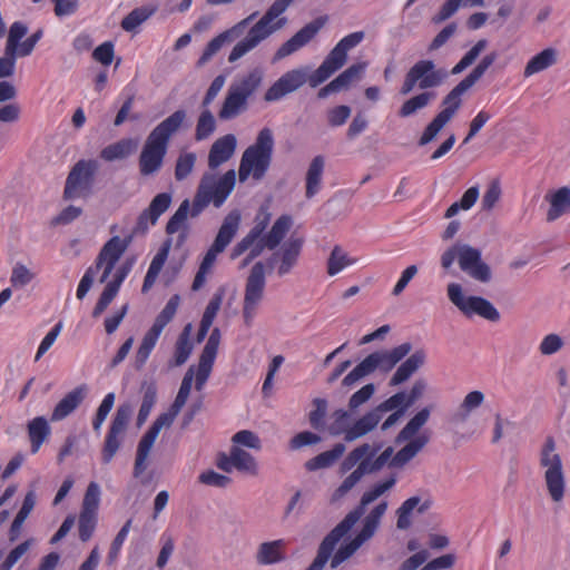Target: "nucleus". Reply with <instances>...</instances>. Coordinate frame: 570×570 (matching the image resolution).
I'll use <instances>...</instances> for the list:
<instances>
[{
  "label": "nucleus",
  "instance_id": "nucleus-25",
  "mask_svg": "<svg viewBox=\"0 0 570 570\" xmlns=\"http://www.w3.org/2000/svg\"><path fill=\"white\" fill-rule=\"evenodd\" d=\"M88 386L81 384L68 392L55 406L51 413V421L59 422L70 415L86 399Z\"/></svg>",
  "mask_w": 570,
  "mask_h": 570
},
{
  "label": "nucleus",
  "instance_id": "nucleus-14",
  "mask_svg": "<svg viewBox=\"0 0 570 570\" xmlns=\"http://www.w3.org/2000/svg\"><path fill=\"white\" fill-rule=\"evenodd\" d=\"M179 414V412L174 411L173 407H169V410L165 413H161L153 423V425L148 429V431L144 434V436L140 439L137 452H136V459L134 464V476L138 478L147 469V460L149 456V453L154 446V443L164 428H170V425L174 423L176 416Z\"/></svg>",
  "mask_w": 570,
  "mask_h": 570
},
{
  "label": "nucleus",
  "instance_id": "nucleus-41",
  "mask_svg": "<svg viewBox=\"0 0 570 570\" xmlns=\"http://www.w3.org/2000/svg\"><path fill=\"white\" fill-rule=\"evenodd\" d=\"M436 95L433 91H421L417 95L412 96L405 100L400 107L397 114L401 118H407L420 110L426 108L434 99Z\"/></svg>",
  "mask_w": 570,
  "mask_h": 570
},
{
  "label": "nucleus",
  "instance_id": "nucleus-62",
  "mask_svg": "<svg viewBox=\"0 0 570 570\" xmlns=\"http://www.w3.org/2000/svg\"><path fill=\"white\" fill-rule=\"evenodd\" d=\"M180 298L178 295H174L169 298V301L166 303L163 311L158 314L156 317L153 327L163 332L165 326L174 318L178 305H179Z\"/></svg>",
  "mask_w": 570,
  "mask_h": 570
},
{
  "label": "nucleus",
  "instance_id": "nucleus-42",
  "mask_svg": "<svg viewBox=\"0 0 570 570\" xmlns=\"http://www.w3.org/2000/svg\"><path fill=\"white\" fill-rule=\"evenodd\" d=\"M550 208L547 214V219L553 222L563 214L570 212V188L561 187L553 193L549 199Z\"/></svg>",
  "mask_w": 570,
  "mask_h": 570
},
{
  "label": "nucleus",
  "instance_id": "nucleus-60",
  "mask_svg": "<svg viewBox=\"0 0 570 570\" xmlns=\"http://www.w3.org/2000/svg\"><path fill=\"white\" fill-rule=\"evenodd\" d=\"M190 328V324L186 325L183 333L179 335L177 340L174 355L176 366L183 365L188 360L191 353L193 346L189 341Z\"/></svg>",
  "mask_w": 570,
  "mask_h": 570
},
{
  "label": "nucleus",
  "instance_id": "nucleus-48",
  "mask_svg": "<svg viewBox=\"0 0 570 570\" xmlns=\"http://www.w3.org/2000/svg\"><path fill=\"white\" fill-rule=\"evenodd\" d=\"M345 449L346 448L343 443H337L334 445L332 450L322 452L315 458L308 460L305 463V466L309 471L328 468L343 455Z\"/></svg>",
  "mask_w": 570,
  "mask_h": 570
},
{
  "label": "nucleus",
  "instance_id": "nucleus-22",
  "mask_svg": "<svg viewBox=\"0 0 570 570\" xmlns=\"http://www.w3.org/2000/svg\"><path fill=\"white\" fill-rule=\"evenodd\" d=\"M347 60V53L340 47L335 46L321 66L311 73L309 86L316 88L326 81L332 75L341 69Z\"/></svg>",
  "mask_w": 570,
  "mask_h": 570
},
{
  "label": "nucleus",
  "instance_id": "nucleus-21",
  "mask_svg": "<svg viewBox=\"0 0 570 570\" xmlns=\"http://www.w3.org/2000/svg\"><path fill=\"white\" fill-rule=\"evenodd\" d=\"M170 204L171 195L169 193L156 195L149 206L138 216L132 234H145L151 226L156 225L158 218L169 208Z\"/></svg>",
  "mask_w": 570,
  "mask_h": 570
},
{
  "label": "nucleus",
  "instance_id": "nucleus-3",
  "mask_svg": "<svg viewBox=\"0 0 570 570\" xmlns=\"http://www.w3.org/2000/svg\"><path fill=\"white\" fill-rule=\"evenodd\" d=\"M295 0H275L262 18L252 26L245 38L238 41L232 49L228 61L236 62L246 53L255 49L287 23L285 17H281Z\"/></svg>",
  "mask_w": 570,
  "mask_h": 570
},
{
  "label": "nucleus",
  "instance_id": "nucleus-32",
  "mask_svg": "<svg viewBox=\"0 0 570 570\" xmlns=\"http://www.w3.org/2000/svg\"><path fill=\"white\" fill-rule=\"evenodd\" d=\"M558 50L554 48H546L534 55L525 65L523 76L529 78L535 73L542 72L558 62Z\"/></svg>",
  "mask_w": 570,
  "mask_h": 570
},
{
  "label": "nucleus",
  "instance_id": "nucleus-23",
  "mask_svg": "<svg viewBox=\"0 0 570 570\" xmlns=\"http://www.w3.org/2000/svg\"><path fill=\"white\" fill-rule=\"evenodd\" d=\"M347 60V53L340 47L335 46L321 66L311 73L309 86L316 88L326 81L332 75L341 69Z\"/></svg>",
  "mask_w": 570,
  "mask_h": 570
},
{
  "label": "nucleus",
  "instance_id": "nucleus-4",
  "mask_svg": "<svg viewBox=\"0 0 570 570\" xmlns=\"http://www.w3.org/2000/svg\"><path fill=\"white\" fill-rule=\"evenodd\" d=\"M235 183L234 169L227 170L219 177L213 173H205L193 200L191 217H197L209 204L219 208L233 191Z\"/></svg>",
  "mask_w": 570,
  "mask_h": 570
},
{
  "label": "nucleus",
  "instance_id": "nucleus-20",
  "mask_svg": "<svg viewBox=\"0 0 570 570\" xmlns=\"http://www.w3.org/2000/svg\"><path fill=\"white\" fill-rule=\"evenodd\" d=\"M304 240L299 237H291L283 244L279 250L275 252L267 261V265L273 268L277 262L278 276L288 274L296 265Z\"/></svg>",
  "mask_w": 570,
  "mask_h": 570
},
{
  "label": "nucleus",
  "instance_id": "nucleus-52",
  "mask_svg": "<svg viewBox=\"0 0 570 570\" xmlns=\"http://www.w3.org/2000/svg\"><path fill=\"white\" fill-rule=\"evenodd\" d=\"M142 402L137 415V426L140 428L148 419L157 401V387L155 383H145L142 385Z\"/></svg>",
  "mask_w": 570,
  "mask_h": 570
},
{
  "label": "nucleus",
  "instance_id": "nucleus-59",
  "mask_svg": "<svg viewBox=\"0 0 570 570\" xmlns=\"http://www.w3.org/2000/svg\"><path fill=\"white\" fill-rule=\"evenodd\" d=\"M367 67V62H358L350 66L341 75H338L333 81L337 86L338 91L347 88L353 81L361 79L363 72Z\"/></svg>",
  "mask_w": 570,
  "mask_h": 570
},
{
  "label": "nucleus",
  "instance_id": "nucleus-27",
  "mask_svg": "<svg viewBox=\"0 0 570 570\" xmlns=\"http://www.w3.org/2000/svg\"><path fill=\"white\" fill-rule=\"evenodd\" d=\"M381 413L376 407L366 412L355 423L345 431V441L353 442L372 432L382 420Z\"/></svg>",
  "mask_w": 570,
  "mask_h": 570
},
{
  "label": "nucleus",
  "instance_id": "nucleus-6",
  "mask_svg": "<svg viewBox=\"0 0 570 570\" xmlns=\"http://www.w3.org/2000/svg\"><path fill=\"white\" fill-rule=\"evenodd\" d=\"M411 351L412 344L409 342L402 343L392 350L375 351L368 354L342 380V385L345 387H352L362 379L371 375L375 371L389 373Z\"/></svg>",
  "mask_w": 570,
  "mask_h": 570
},
{
  "label": "nucleus",
  "instance_id": "nucleus-15",
  "mask_svg": "<svg viewBox=\"0 0 570 570\" xmlns=\"http://www.w3.org/2000/svg\"><path fill=\"white\" fill-rule=\"evenodd\" d=\"M240 223V213L238 210H232L225 218L218 230V234L210 246V248L205 254L203 262L200 264L202 269L210 271L215 264L216 257L218 254L225 250V248L233 240L235 234L238 230Z\"/></svg>",
  "mask_w": 570,
  "mask_h": 570
},
{
  "label": "nucleus",
  "instance_id": "nucleus-18",
  "mask_svg": "<svg viewBox=\"0 0 570 570\" xmlns=\"http://www.w3.org/2000/svg\"><path fill=\"white\" fill-rule=\"evenodd\" d=\"M256 16L257 12L249 14L245 19L234 24L232 28L223 31L222 33L213 38L207 43L202 56L199 57L197 66H205L213 59L215 55H217V52L223 48L224 45L230 43L240 38L245 33V30L247 29L248 24L255 19Z\"/></svg>",
  "mask_w": 570,
  "mask_h": 570
},
{
  "label": "nucleus",
  "instance_id": "nucleus-44",
  "mask_svg": "<svg viewBox=\"0 0 570 570\" xmlns=\"http://www.w3.org/2000/svg\"><path fill=\"white\" fill-rule=\"evenodd\" d=\"M484 399V393L481 391L469 392L464 396L459 410L452 415L451 420L455 423L465 422L470 414L482 405Z\"/></svg>",
  "mask_w": 570,
  "mask_h": 570
},
{
  "label": "nucleus",
  "instance_id": "nucleus-9",
  "mask_svg": "<svg viewBox=\"0 0 570 570\" xmlns=\"http://www.w3.org/2000/svg\"><path fill=\"white\" fill-rule=\"evenodd\" d=\"M539 465L543 469L547 491L551 500L560 503L564 498L566 479L562 460L557 452V444L552 436H547L539 453Z\"/></svg>",
  "mask_w": 570,
  "mask_h": 570
},
{
  "label": "nucleus",
  "instance_id": "nucleus-39",
  "mask_svg": "<svg viewBox=\"0 0 570 570\" xmlns=\"http://www.w3.org/2000/svg\"><path fill=\"white\" fill-rule=\"evenodd\" d=\"M387 501H381L364 518L363 525L358 532L365 540H370L377 531L383 515L387 511Z\"/></svg>",
  "mask_w": 570,
  "mask_h": 570
},
{
  "label": "nucleus",
  "instance_id": "nucleus-35",
  "mask_svg": "<svg viewBox=\"0 0 570 570\" xmlns=\"http://www.w3.org/2000/svg\"><path fill=\"white\" fill-rule=\"evenodd\" d=\"M247 109V100L230 87L227 90L218 117L222 120L234 119Z\"/></svg>",
  "mask_w": 570,
  "mask_h": 570
},
{
  "label": "nucleus",
  "instance_id": "nucleus-43",
  "mask_svg": "<svg viewBox=\"0 0 570 570\" xmlns=\"http://www.w3.org/2000/svg\"><path fill=\"white\" fill-rule=\"evenodd\" d=\"M469 90L463 83L459 82L442 100L444 107L439 115L450 121L456 111L460 109L462 104V96Z\"/></svg>",
  "mask_w": 570,
  "mask_h": 570
},
{
  "label": "nucleus",
  "instance_id": "nucleus-26",
  "mask_svg": "<svg viewBox=\"0 0 570 570\" xmlns=\"http://www.w3.org/2000/svg\"><path fill=\"white\" fill-rule=\"evenodd\" d=\"M237 140L233 134H227L218 138L210 147L208 154V167L215 170L224 163L228 161L235 154Z\"/></svg>",
  "mask_w": 570,
  "mask_h": 570
},
{
  "label": "nucleus",
  "instance_id": "nucleus-2",
  "mask_svg": "<svg viewBox=\"0 0 570 570\" xmlns=\"http://www.w3.org/2000/svg\"><path fill=\"white\" fill-rule=\"evenodd\" d=\"M186 118L187 112L178 109L149 132L139 156V170L142 176H151L161 168L169 141L183 127Z\"/></svg>",
  "mask_w": 570,
  "mask_h": 570
},
{
  "label": "nucleus",
  "instance_id": "nucleus-17",
  "mask_svg": "<svg viewBox=\"0 0 570 570\" xmlns=\"http://www.w3.org/2000/svg\"><path fill=\"white\" fill-rule=\"evenodd\" d=\"M309 76L307 67L285 72L267 89L264 99L268 102L281 100L286 95L299 89L304 83H309Z\"/></svg>",
  "mask_w": 570,
  "mask_h": 570
},
{
  "label": "nucleus",
  "instance_id": "nucleus-50",
  "mask_svg": "<svg viewBox=\"0 0 570 570\" xmlns=\"http://www.w3.org/2000/svg\"><path fill=\"white\" fill-rule=\"evenodd\" d=\"M36 504V494L33 491H29L22 502L18 514L16 515L11 528H10V541L17 540L20 534L21 527L28 515L31 513Z\"/></svg>",
  "mask_w": 570,
  "mask_h": 570
},
{
  "label": "nucleus",
  "instance_id": "nucleus-12",
  "mask_svg": "<svg viewBox=\"0 0 570 570\" xmlns=\"http://www.w3.org/2000/svg\"><path fill=\"white\" fill-rule=\"evenodd\" d=\"M382 445V442L360 444L344 459L342 462V470L350 471L356 465L357 461H362L372 474L381 471L386 464L390 465V461L394 456L393 446L385 448L377 455Z\"/></svg>",
  "mask_w": 570,
  "mask_h": 570
},
{
  "label": "nucleus",
  "instance_id": "nucleus-63",
  "mask_svg": "<svg viewBox=\"0 0 570 570\" xmlns=\"http://www.w3.org/2000/svg\"><path fill=\"white\" fill-rule=\"evenodd\" d=\"M36 274L22 263H16L10 275V284L12 287L22 288L30 284Z\"/></svg>",
  "mask_w": 570,
  "mask_h": 570
},
{
  "label": "nucleus",
  "instance_id": "nucleus-58",
  "mask_svg": "<svg viewBox=\"0 0 570 570\" xmlns=\"http://www.w3.org/2000/svg\"><path fill=\"white\" fill-rule=\"evenodd\" d=\"M28 27L21 22L16 21L10 26L9 33L6 41L4 52L17 57L20 40L27 35Z\"/></svg>",
  "mask_w": 570,
  "mask_h": 570
},
{
  "label": "nucleus",
  "instance_id": "nucleus-5",
  "mask_svg": "<svg viewBox=\"0 0 570 570\" xmlns=\"http://www.w3.org/2000/svg\"><path fill=\"white\" fill-rule=\"evenodd\" d=\"M274 149V137L269 128H263L253 145L243 153L238 178L244 183L252 176L261 180L269 168Z\"/></svg>",
  "mask_w": 570,
  "mask_h": 570
},
{
  "label": "nucleus",
  "instance_id": "nucleus-1",
  "mask_svg": "<svg viewBox=\"0 0 570 570\" xmlns=\"http://www.w3.org/2000/svg\"><path fill=\"white\" fill-rule=\"evenodd\" d=\"M395 482L396 479L391 476L383 482L376 483L372 489L364 492L360 500V504L348 512L345 518L323 539L317 549L315 559L305 570H324V567L330 559L331 568L336 569L344 561L350 559L367 540L357 533L353 540L341 546L334 553L336 544L365 513V508L377 500L386 491L391 490Z\"/></svg>",
  "mask_w": 570,
  "mask_h": 570
},
{
  "label": "nucleus",
  "instance_id": "nucleus-54",
  "mask_svg": "<svg viewBox=\"0 0 570 570\" xmlns=\"http://www.w3.org/2000/svg\"><path fill=\"white\" fill-rule=\"evenodd\" d=\"M216 130V120L208 107L199 114L195 128V139L202 141L210 137Z\"/></svg>",
  "mask_w": 570,
  "mask_h": 570
},
{
  "label": "nucleus",
  "instance_id": "nucleus-57",
  "mask_svg": "<svg viewBox=\"0 0 570 570\" xmlns=\"http://www.w3.org/2000/svg\"><path fill=\"white\" fill-rule=\"evenodd\" d=\"M479 187L473 186L465 190L460 200L453 203L445 212V217L451 218L460 210H469L473 207L479 198Z\"/></svg>",
  "mask_w": 570,
  "mask_h": 570
},
{
  "label": "nucleus",
  "instance_id": "nucleus-7",
  "mask_svg": "<svg viewBox=\"0 0 570 570\" xmlns=\"http://www.w3.org/2000/svg\"><path fill=\"white\" fill-rule=\"evenodd\" d=\"M131 240L132 236H128L126 238L114 236L102 246L96 258L95 265L90 266L80 279L77 288L78 299H82L87 295L92 286L94 277L100 268H102V274L99 281L100 283L107 282L116 264L129 247Z\"/></svg>",
  "mask_w": 570,
  "mask_h": 570
},
{
  "label": "nucleus",
  "instance_id": "nucleus-13",
  "mask_svg": "<svg viewBox=\"0 0 570 570\" xmlns=\"http://www.w3.org/2000/svg\"><path fill=\"white\" fill-rule=\"evenodd\" d=\"M265 287V266L262 262H257L252 267L245 284L243 318L246 326H250L257 315L258 307L264 299Z\"/></svg>",
  "mask_w": 570,
  "mask_h": 570
},
{
  "label": "nucleus",
  "instance_id": "nucleus-34",
  "mask_svg": "<svg viewBox=\"0 0 570 570\" xmlns=\"http://www.w3.org/2000/svg\"><path fill=\"white\" fill-rule=\"evenodd\" d=\"M191 207L188 199L181 202L175 214L170 217L166 225L167 234H175L177 232H183L178 237V243H184L187 236V218L188 215H191Z\"/></svg>",
  "mask_w": 570,
  "mask_h": 570
},
{
  "label": "nucleus",
  "instance_id": "nucleus-49",
  "mask_svg": "<svg viewBox=\"0 0 570 570\" xmlns=\"http://www.w3.org/2000/svg\"><path fill=\"white\" fill-rule=\"evenodd\" d=\"M356 263V258L351 257L341 246L336 245L333 247L327 259V274L334 276Z\"/></svg>",
  "mask_w": 570,
  "mask_h": 570
},
{
  "label": "nucleus",
  "instance_id": "nucleus-46",
  "mask_svg": "<svg viewBox=\"0 0 570 570\" xmlns=\"http://www.w3.org/2000/svg\"><path fill=\"white\" fill-rule=\"evenodd\" d=\"M431 414V407L426 406L420 410L400 431L397 434L395 442L402 443L412 438H415L416 433L420 429L429 421Z\"/></svg>",
  "mask_w": 570,
  "mask_h": 570
},
{
  "label": "nucleus",
  "instance_id": "nucleus-31",
  "mask_svg": "<svg viewBox=\"0 0 570 570\" xmlns=\"http://www.w3.org/2000/svg\"><path fill=\"white\" fill-rule=\"evenodd\" d=\"M285 541L282 539L263 542L256 552V561L263 566H271L282 562L286 559Z\"/></svg>",
  "mask_w": 570,
  "mask_h": 570
},
{
  "label": "nucleus",
  "instance_id": "nucleus-11",
  "mask_svg": "<svg viewBox=\"0 0 570 570\" xmlns=\"http://www.w3.org/2000/svg\"><path fill=\"white\" fill-rule=\"evenodd\" d=\"M450 302L466 317L478 315L490 322H498L500 313L494 305L484 297L465 295L458 283H450L446 287Z\"/></svg>",
  "mask_w": 570,
  "mask_h": 570
},
{
  "label": "nucleus",
  "instance_id": "nucleus-40",
  "mask_svg": "<svg viewBox=\"0 0 570 570\" xmlns=\"http://www.w3.org/2000/svg\"><path fill=\"white\" fill-rule=\"evenodd\" d=\"M27 430L31 443V452L37 453L50 434L51 430L48 421L43 416H37L28 423Z\"/></svg>",
  "mask_w": 570,
  "mask_h": 570
},
{
  "label": "nucleus",
  "instance_id": "nucleus-24",
  "mask_svg": "<svg viewBox=\"0 0 570 570\" xmlns=\"http://www.w3.org/2000/svg\"><path fill=\"white\" fill-rule=\"evenodd\" d=\"M322 26L323 22L320 20H314L304 26L292 38H289L278 48L274 59L281 60L303 48L317 35Z\"/></svg>",
  "mask_w": 570,
  "mask_h": 570
},
{
  "label": "nucleus",
  "instance_id": "nucleus-29",
  "mask_svg": "<svg viewBox=\"0 0 570 570\" xmlns=\"http://www.w3.org/2000/svg\"><path fill=\"white\" fill-rule=\"evenodd\" d=\"M425 358L426 355L423 350L415 351L396 368L389 384L391 386H397L407 381L419 368L424 365Z\"/></svg>",
  "mask_w": 570,
  "mask_h": 570
},
{
  "label": "nucleus",
  "instance_id": "nucleus-28",
  "mask_svg": "<svg viewBox=\"0 0 570 570\" xmlns=\"http://www.w3.org/2000/svg\"><path fill=\"white\" fill-rule=\"evenodd\" d=\"M400 449L390 461L391 468L402 469L412 461L428 444L429 436L421 434L411 440Z\"/></svg>",
  "mask_w": 570,
  "mask_h": 570
},
{
  "label": "nucleus",
  "instance_id": "nucleus-51",
  "mask_svg": "<svg viewBox=\"0 0 570 570\" xmlns=\"http://www.w3.org/2000/svg\"><path fill=\"white\" fill-rule=\"evenodd\" d=\"M232 451V462H234V468L240 472L248 473L250 475L257 474V463L255 458L246 452L245 450L240 449L239 446L235 445L230 449Z\"/></svg>",
  "mask_w": 570,
  "mask_h": 570
},
{
  "label": "nucleus",
  "instance_id": "nucleus-30",
  "mask_svg": "<svg viewBox=\"0 0 570 570\" xmlns=\"http://www.w3.org/2000/svg\"><path fill=\"white\" fill-rule=\"evenodd\" d=\"M432 501L426 499L422 502L420 497H411L406 499L401 507L396 510L397 521L396 527L400 530H406L411 527V514L417 509L419 513H424L430 509Z\"/></svg>",
  "mask_w": 570,
  "mask_h": 570
},
{
  "label": "nucleus",
  "instance_id": "nucleus-19",
  "mask_svg": "<svg viewBox=\"0 0 570 570\" xmlns=\"http://www.w3.org/2000/svg\"><path fill=\"white\" fill-rule=\"evenodd\" d=\"M220 342L219 328H214L204 346V350L199 356V362L195 375V387L197 391L203 390L207 382L214 361L217 355L218 346Z\"/></svg>",
  "mask_w": 570,
  "mask_h": 570
},
{
  "label": "nucleus",
  "instance_id": "nucleus-61",
  "mask_svg": "<svg viewBox=\"0 0 570 570\" xmlns=\"http://www.w3.org/2000/svg\"><path fill=\"white\" fill-rule=\"evenodd\" d=\"M488 46V41L485 39L479 40L463 57L462 59L452 68V75H459L468 67H470L476 58L481 55L482 51L485 50Z\"/></svg>",
  "mask_w": 570,
  "mask_h": 570
},
{
  "label": "nucleus",
  "instance_id": "nucleus-10",
  "mask_svg": "<svg viewBox=\"0 0 570 570\" xmlns=\"http://www.w3.org/2000/svg\"><path fill=\"white\" fill-rule=\"evenodd\" d=\"M448 77L446 70L438 68L434 61L429 59L417 60L405 73L400 88L401 95H409L415 88L421 91L441 86Z\"/></svg>",
  "mask_w": 570,
  "mask_h": 570
},
{
  "label": "nucleus",
  "instance_id": "nucleus-45",
  "mask_svg": "<svg viewBox=\"0 0 570 570\" xmlns=\"http://www.w3.org/2000/svg\"><path fill=\"white\" fill-rule=\"evenodd\" d=\"M325 160L323 156H316L312 159L306 173L307 198H312L320 190Z\"/></svg>",
  "mask_w": 570,
  "mask_h": 570
},
{
  "label": "nucleus",
  "instance_id": "nucleus-56",
  "mask_svg": "<svg viewBox=\"0 0 570 570\" xmlns=\"http://www.w3.org/2000/svg\"><path fill=\"white\" fill-rule=\"evenodd\" d=\"M132 405L130 403H122L117 407L115 416L111 421L109 432L124 435L132 415Z\"/></svg>",
  "mask_w": 570,
  "mask_h": 570
},
{
  "label": "nucleus",
  "instance_id": "nucleus-36",
  "mask_svg": "<svg viewBox=\"0 0 570 570\" xmlns=\"http://www.w3.org/2000/svg\"><path fill=\"white\" fill-rule=\"evenodd\" d=\"M169 250H170V242L167 240L159 248V250L154 256V258L149 265V268L147 271V274L145 276L144 284L141 287L142 293L148 292L154 286L160 271L163 269V267L167 261Z\"/></svg>",
  "mask_w": 570,
  "mask_h": 570
},
{
  "label": "nucleus",
  "instance_id": "nucleus-53",
  "mask_svg": "<svg viewBox=\"0 0 570 570\" xmlns=\"http://www.w3.org/2000/svg\"><path fill=\"white\" fill-rule=\"evenodd\" d=\"M135 149L131 139H121L115 144L108 145L101 150V158L107 161L124 159L128 157Z\"/></svg>",
  "mask_w": 570,
  "mask_h": 570
},
{
  "label": "nucleus",
  "instance_id": "nucleus-38",
  "mask_svg": "<svg viewBox=\"0 0 570 570\" xmlns=\"http://www.w3.org/2000/svg\"><path fill=\"white\" fill-rule=\"evenodd\" d=\"M355 470L347 475L341 485L333 492L331 502L336 503L341 501L361 480L364 475L372 474L362 461H357Z\"/></svg>",
  "mask_w": 570,
  "mask_h": 570
},
{
  "label": "nucleus",
  "instance_id": "nucleus-16",
  "mask_svg": "<svg viewBox=\"0 0 570 570\" xmlns=\"http://www.w3.org/2000/svg\"><path fill=\"white\" fill-rule=\"evenodd\" d=\"M95 170V161H78L67 177L63 191L65 198L75 199L87 196L91 189Z\"/></svg>",
  "mask_w": 570,
  "mask_h": 570
},
{
  "label": "nucleus",
  "instance_id": "nucleus-64",
  "mask_svg": "<svg viewBox=\"0 0 570 570\" xmlns=\"http://www.w3.org/2000/svg\"><path fill=\"white\" fill-rule=\"evenodd\" d=\"M100 502V488L96 482L89 483L87 487L81 512L83 513H95L97 514V510Z\"/></svg>",
  "mask_w": 570,
  "mask_h": 570
},
{
  "label": "nucleus",
  "instance_id": "nucleus-8",
  "mask_svg": "<svg viewBox=\"0 0 570 570\" xmlns=\"http://www.w3.org/2000/svg\"><path fill=\"white\" fill-rule=\"evenodd\" d=\"M454 261H458L461 271L471 278L481 283L491 281V268L482 261L480 249L468 244L456 243L442 254L441 265L444 269H449Z\"/></svg>",
  "mask_w": 570,
  "mask_h": 570
},
{
  "label": "nucleus",
  "instance_id": "nucleus-55",
  "mask_svg": "<svg viewBox=\"0 0 570 570\" xmlns=\"http://www.w3.org/2000/svg\"><path fill=\"white\" fill-rule=\"evenodd\" d=\"M161 332L154 328H151L145 334L141 344L136 353V366L138 368L142 367L148 360L151 351L154 350Z\"/></svg>",
  "mask_w": 570,
  "mask_h": 570
},
{
  "label": "nucleus",
  "instance_id": "nucleus-33",
  "mask_svg": "<svg viewBox=\"0 0 570 570\" xmlns=\"http://www.w3.org/2000/svg\"><path fill=\"white\" fill-rule=\"evenodd\" d=\"M263 79H264L263 70L259 68H255V69L250 70L248 73L236 79L233 83H230L229 87L248 101V99L261 87Z\"/></svg>",
  "mask_w": 570,
  "mask_h": 570
},
{
  "label": "nucleus",
  "instance_id": "nucleus-47",
  "mask_svg": "<svg viewBox=\"0 0 570 570\" xmlns=\"http://www.w3.org/2000/svg\"><path fill=\"white\" fill-rule=\"evenodd\" d=\"M431 414V407L426 406L420 410L400 431L397 434L395 442L402 443L412 438H415L416 433L420 429L429 421Z\"/></svg>",
  "mask_w": 570,
  "mask_h": 570
},
{
  "label": "nucleus",
  "instance_id": "nucleus-37",
  "mask_svg": "<svg viewBox=\"0 0 570 570\" xmlns=\"http://www.w3.org/2000/svg\"><path fill=\"white\" fill-rule=\"evenodd\" d=\"M292 225L293 220L289 216L282 215L281 217H278L276 222L273 224L269 232L262 237L265 242V245H267V249H275L285 238Z\"/></svg>",
  "mask_w": 570,
  "mask_h": 570
}]
</instances>
